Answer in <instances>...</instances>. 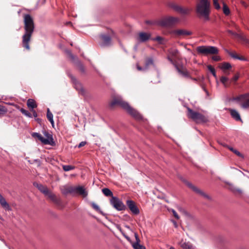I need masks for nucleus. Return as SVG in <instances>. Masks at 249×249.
I'll use <instances>...</instances> for the list:
<instances>
[{
	"instance_id": "27",
	"label": "nucleus",
	"mask_w": 249,
	"mask_h": 249,
	"mask_svg": "<svg viewBox=\"0 0 249 249\" xmlns=\"http://www.w3.org/2000/svg\"><path fill=\"white\" fill-rule=\"evenodd\" d=\"M158 25L161 27H169L167 18H164L160 20H158Z\"/></svg>"
},
{
	"instance_id": "31",
	"label": "nucleus",
	"mask_w": 249,
	"mask_h": 249,
	"mask_svg": "<svg viewBox=\"0 0 249 249\" xmlns=\"http://www.w3.org/2000/svg\"><path fill=\"white\" fill-rule=\"evenodd\" d=\"M102 191L104 195L106 196H111V197L114 196L112 192L108 188H103L102 190Z\"/></svg>"
},
{
	"instance_id": "43",
	"label": "nucleus",
	"mask_w": 249,
	"mask_h": 249,
	"mask_svg": "<svg viewBox=\"0 0 249 249\" xmlns=\"http://www.w3.org/2000/svg\"><path fill=\"white\" fill-rule=\"evenodd\" d=\"M228 78L225 76H222L220 78V82L224 85L225 87H227L226 82L228 81Z\"/></svg>"
},
{
	"instance_id": "57",
	"label": "nucleus",
	"mask_w": 249,
	"mask_h": 249,
	"mask_svg": "<svg viewBox=\"0 0 249 249\" xmlns=\"http://www.w3.org/2000/svg\"><path fill=\"white\" fill-rule=\"evenodd\" d=\"M32 111L33 112V116L36 118L37 116V114L36 111L34 109H32Z\"/></svg>"
},
{
	"instance_id": "21",
	"label": "nucleus",
	"mask_w": 249,
	"mask_h": 249,
	"mask_svg": "<svg viewBox=\"0 0 249 249\" xmlns=\"http://www.w3.org/2000/svg\"><path fill=\"white\" fill-rule=\"evenodd\" d=\"M0 204L1 206L5 210L10 211L11 209L9 204L6 202L5 199L3 196L0 194Z\"/></svg>"
},
{
	"instance_id": "33",
	"label": "nucleus",
	"mask_w": 249,
	"mask_h": 249,
	"mask_svg": "<svg viewBox=\"0 0 249 249\" xmlns=\"http://www.w3.org/2000/svg\"><path fill=\"white\" fill-rule=\"evenodd\" d=\"M46 196H47L52 201L55 202L56 201V198L55 196L50 191H48V193L46 194Z\"/></svg>"
},
{
	"instance_id": "47",
	"label": "nucleus",
	"mask_w": 249,
	"mask_h": 249,
	"mask_svg": "<svg viewBox=\"0 0 249 249\" xmlns=\"http://www.w3.org/2000/svg\"><path fill=\"white\" fill-rule=\"evenodd\" d=\"M229 149L231 151H232L234 153H235L237 156H242V154L240 153V152H239L238 150H237L236 149H234L233 148L230 147H229Z\"/></svg>"
},
{
	"instance_id": "59",
	"label": "nucleus",
	"mask_w": 249,
	"mask_h": 249,
	"mask_svg": "<svg viewBox=\"0 0 249 249\" xmlns=\"http://www.w3.org/2000/svg\"><path fill=\"white\" fill-rule=\"evenodd\" d=\"M137 68V69H138L139 71H142V70H143V69H142L141 67L139 66H138Z\"/></svg>"
},
{
	"instance_id": "45",
	"label": "nucleus",
	"mask_w": 249,
	"mask_h": 249,
	"mask_svg": "<svg viewBox=\"0 0 249 249\" xmlns=\"http://www.w3.org/2000/svg\"><path fill=\"white\" fill-rule=\"evenodd\" d=\"M145 22L147 24L158 25V20H146Z\"/></svg>"
},
{
	"instance_id": "35",
	"label": "nucleus",
	"mask_w": 249,
	"mask_h": 249,
	"mask_svg": "<svg viewBox=\"0 0 249 249\" xmlns=\"http://www.w3.org/2000/svg\"><path fill=\"white\" fill-rule=\"evenodd\" d=\"M20 112L25 115L26 116L29 117V118H32V115L30 112H29L28 110L24 109V108H21L20 109Z\"/></svg>"
},
{
	"instance_id": "41",
	"label": "nucleus",
	"mask_w": 249,
	"mask_h": 249,
	"mask_svg": "<svg viewBox=\"0 0 249 249\" xmlns=\"http://www.w3.org/2000/svg\"><path fill=\"white\" fill-rule=\"evenodd\" d=\"M77 66H78L79 70L82 72H85V67L83 66V65L80 61H78L77 62Z\"/></svg>"
},
{
	"instance_id": "48",
	"label": "nucleus",
	"mask_w": 249,
	"mask_h": 249,
	"mask_svg": "<svg viewBox=\"0 0 249 249\" xmlns=\"http://www.w3.org/2000/svg\"><path fill=\"white\" fill-rule=\"evenodd\" d=\"M213 5L215 9H219L220 8V6L218 3V0H213Z\"/></svg>"
},
{
	"instance_id": "18",
	"label": "nucleus",
	"mask_w": 249,
	"mask_h": 249,
	"mask_svg": "<svg viewBox=\"0 0 249 249\" xmlns=\"http://www.w3.org/2000/svg\"><path fill=\"white\" fill-rule=\"evenodd\" d=\"M34 186L36 187L41 193L44 194V195L48 193L49 190L46 186H44L41 184H38L36 182L34 183Z\"/></svg>"
},
{
	"instance_id": "62",
	"label": "nucleus",
	"mask_w": 249,
	"mask_h": 249,
	"mask_svg": "<svg viewBox=\"0 0 249 249\" xmlns=\"http://www.w3.org/2000/svg\"><path fill=\"white\" fill-rule=\"evenodd\" d=\"M0 239L2 242H3V243H4L6 245V243H5V241H4L3 239Z\"/></svg>"
},
{
	"instance_id": "36",
	"label": "nucleus",
	"mask_w": 249,
	"mask_h": 249,
	"mask_svg": "<svg viewBox=\"0 0 249 249\" xmlns=\"http://www.w3.org/2000/svg\"><path fill=\"white\" fill-rule=\"evenodd\" d=\"M152 65H154L153 59L152 57L147 58L145 62V68H147Z\"/></svg>"
},
{
	"instance_id": "1",
	"label": "nucleus",
	"mask_w": 249,
	"mask_h": 249,
	"mask_svg": "<svg viewBox=\"0 0 249 249\" xmlns=\"http://www.w3.org/2000/svg\"><path fill=\"white\" fill-rule=\"evenodd\" d=\"M23 18L25 33L22 36V43L23 47L29 50L30 49L29 43L35 30V24L33 18L30 15L24 14Z\"/></svg>"
},
{
	"instance_id": "6",
	"label": "nucleus",
	"mask_w": 249,
	"mask_h": 249,
	"mask_svg": "<svg viewBox=\"0 0 249 249\" xmlns=\"http://www.w3.org/2000/svg\"><path fill=\"white\" fill-rule=\"evenodd\" d=\"M240 103L241 107L244 109L249 108V93L241 94L231 99Z\"/></svg>"
},
{
	"instance_id": "61",
	"label": "nucleus",
	"mask_w": 249,
	"mask_h": 249,
	"mask_svg": "<svg viewBox=\"0 0 249 249\" xmlns=\"http://www.w3.org/2000/svg\"><path fill=\"white\" fill-rule=\"evenodd\" d=\"M125 227L126 228H127V229H128V230H129L131 231V229H130V227H129V226H128V225H125Z\"/></svg>"
},
{
	"instance_id": "56",
	"label": "nucleus",
	"mask_w": 249,
	"mask_h": 249,
	"mask_svg": "<svg viewBox=\"0 0 249 249\" xmlns=\"http://www.w3.org/2000/svg\"><path fill=\"white\" fill-rule=\"evenodd\" d=\"M228 33H230L231 35L233 36L234 37H235V35L237 34V33L234 32L231 30H228Z\"/></svg>"
},
{
	"instance_id": "38",
	"label": "nucleus",
	"mask_w": 249,
	"mask_h": 249,
	"mask_svg": "<svg viewBox=\"0 0 249 249\" xmlns=\"http://www.w3.org/2000/svg\"><path fill=\"white\" fill-rule=\"evenodd\" d=\"M223 13L227 16L229 15L230 13L229 8L225 4H223Z\"/></svg>"
},
{
	"instance_id": "12",
	"label": "nucleus",
	"mask_w": 249,
	"mask_h": 249,
	"mask_svg": "<svg viewBox=\"0 0 249 249\" xmlns=\"http://www.w3.org/2000/svg\"><path fill=\"white\" fill-rule=\"evenodd\" d=\"M172 33L176 36H190L193 34L192 32L184 29H178L173 30Z\"/></svg>"
},
{
	"instance_id": "60",
	"label": "nucleus",
	"mask_w": 249,
	"mask_h": 249,
	"mask_svg": "<svg viewBox=\"0 0 249 249\" xmlns=\"http://www.w3.org/2000/svg\"><path fill=\"white\" fill-rule=\"evenodd\" d=\"M203 89H204V90L205 91V92H206L207 95L208 96L209 95L208 91L204 88H203Z\"/></svg>"
},
{
	"instance_id": "24",
	"label": "nucleus",
	"mask_w": 249,
	"mask_h": 249,
	"mask_svg": "<svg viewBox=\"0 0 249 249\" xmlns=\"http://www.w3.org/2000/svg\"><path fill=\"white\" fill-rule=\"evenodd\" d=\"M32 136L33 137H36L38 138V139L41 141V142L43 143H49V141L48 140H45V138H44L41 134H40L39 133L37 132H34L32 134Z\"/></svg>"
},
{
	"instance_id": "15",
	"label": "nucleus",
	"mask_w": 249,
	"mask_h": 249,
	"mask_svg": "<svg viewBox=\"0 0 249 249\" xmlns=\"http://www.w3.org/2000/svg\"><path fill=\"white\" fill-rule=\"evenodd\" d=\"M77 194L82 196L84 197H86L88 196V192L83 186L74 187V193Z\"/></svg>"
},
{
	"instance_id": "26",
	"label": "nucleus",
	"mask_w": 249,
	"mask_h": 249,
	"mask_svg": "<svg viewBox=\"0 0 249 249\" xmlns=\"http://www.w3.org/2000/svg\"><path fill=\"white\" fill-rule=\"evenodd\" d=\"M167 19L169 26H171L179 21V18H178L174 17H167Z\"/></svg>"
},
{
	"instance_id": "54",
	"label": "nucleus",
	"mask_w": 249,
	"mask_h": 249,
	"mask_svg": "<svg viewBox=\"0 0 249 249\" xmlns=\"http://www.w3.org/2000/svg\"><path fill=\"white\" fill-rule=\"evenodd\" d=\"M239 77V75L236 74L232 77L231 80L234 81H236L238 79Z\"/></svg>"
},
{
	"instance_id": "28",
	"label": "nucleus",
	"mask_w": 249,
	"mask_h": 249,
	"mask_svg": "<svg viewBox=\"0 0 249 249\" xmlns=\"http://www.w3.org/2000/svg\"><path fill=\"white\" fill-rule=\"evenodd\" d=\"M27 105L28 107L34 109V108L37 107V105L36 103V101L33 99H29L27 100Z\"/></svg>"
},
{
	"instance_id": "42",
	"label": "nucleus",
	"mask_w": 249,
	"mask_h": 249,
	"mask_svg": "<svg viewBox=\"0 0 249 249\" xmlns=\"http://www.w3.org/2000/svg\"><path fill=\"white\" fill-rule=\"evenodd\" d=\"M152 40L154 41H157L160 44H163V41L164 40V38L160 36H157L155 38H152Z\"/></svg>"
},
{
	"instance_id": "25",
	"label": "nucleus",
	"mask_w": 249,
	"mask_h": 249,
	"mask_svg": "<svg viewBox=\"0 0 249 249\" xmlns=\"http://www.w3.org/2000/svg\"><path fill=\"white\" fill-rule=\"evenodd\" d=\"M226 51L231 57L234 59H238L240 60H245V58L242 56H239L235 52H230L228 50H226Z\"/></svg>"
},
{
	"instance_id": "2",
	"label": "nucleus",
	"mask_w": 249,
	"mask_h": 249,
	"mask_svg": "<svg viewBox=\"0 0 249 249\" xmlns=\"http://www.w3.org/2000/svg\"><path fill=\"white\" fill-rule=\"evenodd\" d=\"M116 105L120 106L135 119H142L141 115L136 110L132 108L127 102L124 101L120 96L114 97L109 104V106L111 108H113Z\"/></svg>"
},
{
	"instance_id": "64",
	"label": "nucleus",
	"mask_w": 249,
	"mask_h": 249,
	"mask_svg": "<svg viewBox=\"0 0 249 249\" xmlns=\"http://www.w3.org/2000/svg\"><path fill=\"white\" fill-rule=\"evenodd\" d=\"M175 225L176 227H177V224H176V222L175 223Z\"/></svg>"
},
{
	"instance_id": "40",
	"label": "nucleus",
	"mask_w": 249,
	"mask_h": 249,
	"mask_svg": "<svg viewBox=\"0 0 249 249\" xmlns=\"http://www.w3.org/2000/svg\"><path fill=\"white\" fill-rule=\"evenodd\" d=\"M73 169H74V167L72 166L71 165H66L63 166V169L64 170V171H66V172L70 171Z\"/></svg>"
},
{
	"instance_id": "14",
	"label": "nucleus",
	"mask_w": 249,
	"mask_h": 249,
	"mask_svg": "<svg viewBox=\"0 0 249 249\" xmlns=\"http://www.w3.org/2000/svg\"><path fill=\"white\" fill-rule=\"evenodd\" d=\"M100 37L102 40L101 46H109L111 44V39L109 35L102 34L100 35Z\"/></svg>"
},
{
	"instance_id": "50",
	"label": "nucleus",
	"mask_w": 249,
	"mask_h": 249,
	"mask_svg": "<svg viewBox=\"0 0 249 249\" xmlns=\"http://www.w3.org/2000/svg\"><path fill=\"white\" fill-rule=\"evenodd\" d=\"M67 54L69 55V56L70 57V58L72 60H74L75 58V56L72 54L71 51H67Z\"/></svg>"
},
{
	"instance_id": "4",
	"label": "nucleus",
	"mask_w": 249,
	"mask_h": 249,
	"mask_svg": "<svg viewBox=\"0 0 249 249\" xmlns=\"http://www.w3.org/2000/svg\"><path fill=\"white\" fill-rule=\"evenodd\" d=\"M188 116L193 120L196 123H206L208 121V119L203 114L193 110L189 107H187Z\"/></svg>"
},
{
	"instance_id": "39",
	"label": "nucleus",
	"mask_w": 249,
	"mask_h": 249,
	"mask_svg": "<svg viewBox=\"0 0 249 249\" xmlns=\"http://www.w3.org/2000/svg\"><path fill=\"white\" fill-rule=\"evenodd\" d=\"M207 67H208V70L212 73L213 76L215 78H216V74L215 69L211 65H208Z\"/></svg>"
},
{
	"instance_id": "52",
	"label": "nucleus",
	"mask_w": 249,
	"mask_h": 249,
	"mask_svg": "<svg viewBox=\"0 0 249 249\" xmlns=\"http://www.w3.org/2000/svg\"><path fill=\"white\" fill-rule=\"evenodd\" d=\"M135 237L136 238V242L135 243H140V240L139 238L138 235L136 232L134 233Z\"/></svg>"
},
{
	"instance_id": "3",
	"label": "nucleus",
	"mask_w": 249,
	"mask_h": 249,
	"mask_svg": "<svg viewBox=\"0 0 249 249\" xmlns=\"http://www.w3.org/2000/svg\"><path fill=\"white\" fill-rule=\"evenodd\" d=\"M210 1L209 0H199L196 4V13L198 17L203 18L205 20L210 19Z\"/></svg>"
},
{
	"instance_id": "51",
	"label": "nucleus",
	"mask_w": 249,
	"mask_h": 249,
	"mask_svg": "<svg viewBox=\"0 0 249 249\" xmlns=\"http://www.w3.org/2000/svg\"><path fill=\"white\" fill-rule=\"evenodd\" d=\"M212 59L214 61H218L221 60L220 57L217 55L213 56Z\"/></svg>"
},
{
	"instance_id": "11",
	"label": "nucleus",
	"mask_w": 249,
	"mask_h": 249,
	"mask_svg": "<svg viewBox=\"0 0 249 249\" xmlns=\"http://www.w3.org/2000/svg\"><path fill=\"white\" fill-rule=\"evenodd\" d=\"M126 205L133 214L138 215L140 213V210L135 202L132 200H127Z\"/></svg>"
},
{
	"instance_id": "22",
	"label": "nucleus",
	"mask_w": 249,
	"mask_h": 249,
	"mask_svg": "<svg viewBox=\"0 0 249 249\" xmlns=\"http://www.w3.org/2000/svg\"><path fill=\"white\" fill-rule=\"evenodd\" d=\"M239 33H237V34L235 35V38H237L241 40V41H242L243 42L246 44H249V39H248L246 37V36L244 35V34L242 32H241L240 31H239Z\"/></svg>"
},
{
	"instance_id": "7",
	"label": "nucleus",
	"mask_w": 249,
	"mask_h": 249,
	"mask_svg": "<svg viewBox=\"0 0 249 249\" xmlns=\"http://www.w3.org/2000/svg\"><path fill=\"white\" fill-rule=\"evenodd\" d=\"M111 205L117 210L121 211L126 209L125 205L122 201L116 196H112L110 199Z\"/></svg>"
},
{
	"instance_id": "34",
	"label": "nucleus",
	"mask_w": 249,
	"mask_h": 249,
	"mask_svg": "<svg viewBox=\"0 0 249 249\" xmlns=\"http://www.w3.org/2000/svg\"><path fill=\"white\" fill-rule=\"evenodd\" d=\"M132 246L134 249H145L144 246L140 244V243H134Z\"/></svg>"
},
{
	"instance_id": "9",
	"label": "nucleus",
	"mask_w": 249,
	"mask_h": 249,
	"mask_svg": "<svg viewBox=\"0 0 249 249\" xmlns=\"http://www.w3.org/2000/svg\"><path fill=\"white\" fill-rule=\"evenodd\" d=\"M185 183L189 188L191 189L193 191H194L196 193L200 195V196H202L203 197L208 200L211 199V197L209 196V195L205 193L202 190H200L197 187L194 185L192 183L186 181L185 182Z\"/></svg>"
},
{
	"instance_id": "53",
	"label": "nucleus",
	"mask_w": 249,
	"mask_h": 249,
	"mask_svg": "<svg viewBox=\"0 0 249 249\" xmlns=\"http://www.w3.org/2000/svg\"><path fill=\"white\" fill-rule=\"evenodd\" d=\"M87 143V142L85 141L81 142L78 145V147L80 148L82 146H85Z\"/></svg>"
},
{
	"instance_id": "37",
	"label": "nucleus",
	"mask_w": 249,
	"mask_h": 249,
	"mask_svg": "<svg viewBox=\"0 0 249 249\" xmlns=\"http://www.w3.org/2000/svg\"><path fill=\"white\" fill-rule=\"evenodd\" d=\"M117 229L121 232V233L123 234V235L124 236V237L128 241H130V238L126 235L125 233L124 232L121 227L119 225L117 226Z\"/></svg>"
},
{
	"instance_id": "30",
	"label": "nucleus",
	"mask_w": 249,
	"mask_h": 249,
	"mask_svg": "<svg viewBox=\"0 0 249 249\" xmlns=\"http://www.w3.org/2000/svg\"><path fill=\"white\" fill-rule=\"evenodd\" d=\"M47 117L48 120L50 122L51 124L53 126L54 123L53 119V114L50 111L49 108L47 109Z\"/></svg>"
},
{
	"instance_id": "55",
	"label": "nucleus",
	"mask_w": 249,
	"mask_h": 249,
	"mask_svg": "<svg viewBox=\"0 0 249 249\" xmlns=\"http://www.w3.org/2000/svg\"><path fill=\"white\" fill-rule=\"evenodd\" d=\"M172 212H173V214H174V216H175L177 219H179V216H178V213H177V212H176L175 210H172Z\"/></svg>"
},
{
	"instance_id": "23",
	"label": "nucleus",
	"mask_w": 249,
	"mask_h": 249,
	"mask_svg": "<svg viewBox=\"0 0 249 249\" xmlns=\"http://www.w3.org/2000/svg\"><path fill=\"white\" fill-rule=\"evenodd\" d=\"M231 115L236 121H241L240 115L238 112L234 109H229Z\"/></svg>"
},
{
	"instance_id": "19",
	"label": "nucleus",
	"mask_w": 249,
	"mask_h": 249,
	"mask_svg": "<svg viewBox=\"0 0 249 249\" xmlns=\"http://www.w3.org/2000/svg\"><path fill=\"white\" fill-rule=\"evenodd\" d=\"M44 136L47 138L45 139V140H48L49 141V143H43L44 144H49L51 146H54L55 145V143L53 141V136L52 134L49 133L48 132L45 131L44 132Z\"/></svg>"
},
{
	"instance_id": "8",
	"label": "nucleus",
	"mask_w": 249,
	"mask_h": 249,
	"mask_svg": "<svg viewBox=\"0 0 249 249\" xmlns=\"http://www.w3.org/2000/svg\"><path fill=\"white\" fill-rule=\"evenodd\" d=\"M169 6L173 9L176 12L184 15H189L191 9L187 7H183L175 3H170Z\"/></svg>"
},
{
	"instance_id": "49",
	"label": "nucleus",
	"mask_w": 249,
	"mask_h": 249,
	"mask_svg": "<svg viewBox=\"0 0 249 249\" xmlns=\"http://www.w3.org/2000/svg\"><path fill=\"white\" fill-rule=\"evenodd\" d=\"M6 111L7 110L5 107L0 105V115L4 114Z\"/></svg>"
},
{
	"instance_id": "32",
	"label": "nucleus",
	"mask_w": 249,
	"mask_h": 249,
	"mask_svg": "<svg viewBox=\"0 0 249 249\" xmlns=\"http://www.w3.org/2000/svg\"><path fill=\"white\" fill-rule=\"evenodd\" d=\"M220 68L223 71H225L226 70H228L231 68V65L229 63L224 62L222 64Z\"/></svg>"
},
{
	"instance_id": "29",
	"label": "nucleus",
	"mask_w": 249,
	"mask_h": 249,
	"mask_svg": "<svg viewBox=\"0 0 249 249\" xmlns=\"http://www.w3.org/2000/svg\"><path fill=\"white\" fill-rule=\"evenodd\" d=\"M91 205L92 207V208L95 210L96 212H97L98 213H100L103 216H105L106 214L104 213L100 209V208L98 206L96 203L94 202H92L91 203Z\"/></svg>"
},
{
	"instance_id": "5",
	"label": "nucleus",
	"mask_w": 249,
	"mask_h": 249,
	"mask_svg": "<svg viewBox=\"0 0 249 249\" xmlns=\"http://www.w3.org/2000/svg\"><path fill=\"white\" fill-rule=\"evenodd\" d=\"M196 51L199 54L204 55L215 54L218 53L217 48L212 46H200L196 48Z\"/></svg>"
},
{
	"instance_id": "16",
	"label": "nucleus",
	"mask_w": 249,
	"mask_h": 249,
	"mask_svg": "<svg viewBox=\"0 0 249 249\" xmlns=\"http://www.w3.org/2000/svg\"><path fill=\"white\" fill-rule=\"evenodd\" d=\"M151 37V35L145 32H140L139 34V37L138 38L139 41L141 42H144L148 40Z\"/></svg>"
},
{
	"instance_id": "63",
	"label": "nucleus",
	"mask_w": 249,
	"mask_h": 249,
	"mask_svg": "<svg viewBox=\"0 0 249 249\" xmlns=\"http://www.w3.org/2000/svg\"><path fill=\"white\" fill-rule=\"evenodd\" d=\"M169 249H175L174 247H170Z\"/></svg>"
},
{
	"instance_id": "46",
	"label": "nucleus",
	"mask_w": 249,
	"mask_h": 249,
	"mask_svg": "<svg viewBox=\"0 0 249 249\" xmlns=\"http://www.w3.org/2000/svg\"><path fill=\"white\" fill-rule=\"evenodd\" d=\"M231 190L234 193L235 192H237L239 194H242V191L240 189H239V188H236L234 187H232L231 188Z\"/></svg>"
},
{
	"instance_id": "58",
	"label": "nucleus",
	"mask_w": 249,
	"mask_h": 249,
	"mask_svg": "<svg viewBox=\"0 0 249 249\" xmlns=\"http://www.w3.org/2000/svg\"><path fill=\"white\" fill-rule=\"evenodd\" d=\"M167 59H168V60H169V61H170L172 64H173L174 65V64H177L176 63H175L173 61V59H172V58H171L169 56H168V57H167Z\"/></svg>"
},
{
	"instance_id": "13",
	"label": "nucleus",
	"mask_w": 249,
	"mask_h": 249,
	"mask_svg": "<svg viewBox=\"0 0 249 249\" xmlns=\"http://www.w3.org/2000/svg\"><path fill=\"white\" fill-rule=\"evenodd\" d=\"M178 72L184 77H188L189 74L186 69L183 66L182 64H174Z\"/></svg>"
},
{
	"instance_id": "17",
	"label": "nucleus",
	"mask_w": 249,
	"mask_h": 249,
	"mask_svg": "<svg viewBox=\"0 0 249 249\" xmlns=\"http://www.w3.org/2000/svg\"><path fill=\"white\" fill-rule=\"evenodd\" d=\"M60 190L62 193L65 195L74 193V187L72 186H62L61 187Z\"/></svg>"
},
{
	"instance_id": "44",
	"label": "nucleus",
	"mask_w": 249,
	"mask_h": 249,
	"mask_svg": "<svg viewBox=\"0 0 249 249\" xmlns=\"http://www.w3.org/2000/svg\"><path fill=\"white\" fill-rule=\"evenodd\" d=\"M179 52L177 49H172L170 52V54L174 57H176Z\"/></svg>"
},
{
	"instance_id": "10",
	"label": "nucleus",
	"mask_w": 249,
	"mask_h": 249,
	"mask_svg": "<svg viewBox=\"0 0 249 249\" xmlns=\"http://www.w3.org/2000/svg\"><path fill=\"white\" fill-rule=\"evenodd\" d=\"M69 76L71 79L74 88L79 91V93L84 95L85 93V91L83 88V87L80 83H79L76 78L71 74H69Z\"/></svg>"
},
{
	"instance_id": "20",
	"label": "nucleus",
	"mask_w": 249,
	"mask_h": 249,
	"mask_svg": "<svg viewBox=\"0 0 249 249\" xmlns=\"http://www.w3.org/2000/svg\"><path fill=\"white\" fill-rule=\"evenodd\" d=\"M178 245L182 249H195L191 243L184 242L183 240L179 242Z\"/></svg>"
}]
</instances>
